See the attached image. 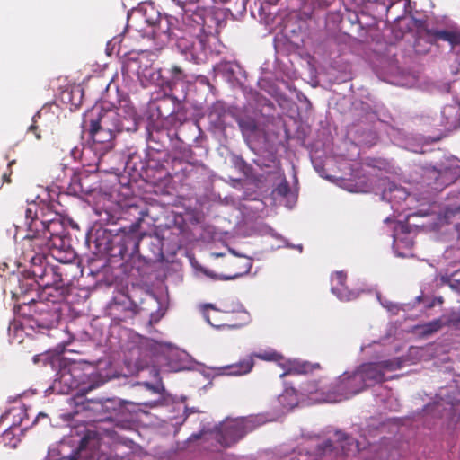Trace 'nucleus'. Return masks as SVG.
<instances>
[{"mask_svg":"<svg viewBox=\"0 0 460 460\" xmlns=\"http://www.w3.org/2000/svg\"><path fill=\"white\" fill-rule=\"evenodd\" d=\"M437 39L448 41L452 46L460 45V31L441 30L435 32Z\"/></svg>","mask_w":460,"mask_h":460,"instance_id":"30","label":"nucleus"},{"mask_svg":"<svg viewBox=\"0 0 460 460\" xmlns=\"http://www.w3.org/2000/svg\"><path fill=\"white\" fill-rule=\"evenodd\" d=\"M333 449V445L331 441H327L326 444L324 445L323 448V453H327V452H331L332 451Z\"/></svg>","mask_w":460,"mask_h":460,"instance_id":"43","label":"nucleus"},{"mask_svg":"<svg viewBox=\"0 0 460 460\" xmlns=\"http://www.w3.org/2000/svg\"><path fill=\"white\" fill-rule=\"evenodd\" d=\"M394 249L395 252L400 248L410 249L413 245V238L410 226L402 221H398L394 230Z\"/></svg>","mask_w":460,"mask_h":460,"instance_id":"16","label":"nucleus"},{"mask_svg":"<svg viewBox=\"0 0 460 460\" xmlns=\"http://www.w3.org/2000/svg\"><path fill=\"white\" fill-rule=\"evenodd\" d=\"M376 296H377L378 301L382 305V306L384 308H385L388 312L392 313L393 314H396L398 313V311L400 310V307L398 305L389 302L385 299H382V297L379 294H377Z\"/></svg>","mask_w":460,"mask_h":460,"instance_id":"33","label":"nucleus"},{"mask_svg":"<svg viewBox=\"0 0 460 460\" xmlns=\"http://www.w3.org/2000/svg\"><path fill=\"white\" fill-rule=\"evenodd\" d=\"M165 99H169V100L172 101L173 103H176V106L173 108V110L171 112H169L167 114V116L172 117L173 119H178L179 121L185 120L186 117H185V114L183 113V107H182L181 103L180 102V101L175 96H172V94L166 95ZM158 111H159L160 116H164V117L166 116V114H164L161 111L160 107H158Z\"/></svg>","mask_w":460,"mask_h":460,"instance_id":"29","label":"nucleus"},{"mask_svg":"<svg viewBox=\"0 0 460 460\" xmlns=\"http://www.w3.org/2000/svg\"><path fill=\"white\" fill-rule=\"evenodd\" d=\"M403 365L401 358L362 364L359 368L370 386L387 379V374L400 369Z\"/></svg>","mask_w":460,"mask_h":460,"instance_id":"9","label":"nucleus"},{"mask_svg":"<svg viewBox=\"0 0 460 460\" xmlns=\"http://www.w3.org/2000/svg\"><path fill=\"white\" fill-rule=\"evenodd\" d=\"M128 213L135 216L136 220L128 227L122 228V234L119 236L118 253L122 258L127 256L131 257L139 252V243L143 236V234L139 233V228L145 217L147 215L146 210L139 208V207L136 205L129 206Z\"/></svg>","mask_w":460,"mask_h":460,"instance_id":"6","label":"nucleus"},{"mask_svg":"<svg viewBox=\"0 0 460 460\" xmlns=\"http://www.w3.org/2000/svg\"><path fill=\"white\" fill-rule=\"evenodd\" d=\"M254 356L258 358L267 361H278L282 358V356L277 352L258 353L254 354Z\"/></svg>","mask_w":460,"mask_h":460,"instance_id":"34","label":"nucleus"},{"mask_svg":"<svg viewBox=\"0 0 460 460\" xmlns=\"http://www.w3.org/2000/svg\"><path fill=\"white\" fill-rule=\"evenodd\" d=\"M433 350V345H429L425 348L415 347L410 350L411 355H416L419 359H426V356H431L430 352Z\"/></svg>","mask_w":460,"mask_h":460,"instance_id":"32","label":"nucleus"},{"mask_svg":"<svg viewBox=\"0 0 460 460\" xmlns=\"http://www.w3.org/2000/svg\"><path fill=\"white\" fill-rule=\"evenodd\" d=\"M313 371V366L307 362L289 361L287 369L279 376L282 378L290 375H303Z\"/></svg>","mask_w":460,"mask_h":460,"instance_id":"26","label":"nucleus"},{"mask_svg":"<svg viewBox=\"0 0 460 460\" xmlns=\"http://www.w3.org/2000/svg\"><path fill=\"white\" fill-rule=\"evenodd\" d=\"M231 266L234 269V272L230 275H217L215 273L210 272L208 270H204L203 272L205 275L210 277L214 279H221V280H230L234 279L238 277L243 276V274L247 273L251 267L252 263L247 258H239L235 259L231 261Z\"/></svg>","mask_w":460,"mask_h":460,"instance_id":"17","label":"nucleus"},{"mask_svg":"<svg viewBox=\"0 0 460 460\" xmlns=\"http://www.w3.org/2000/svg\"><path fill=\"white\" fill-rule=\"evenodd\" d=\"M39 356H40V355H35V356L33 357V361H34V362H38V360H39V358H39Z\"/></svg>","mask_w":460,"mask_h":460,"instance_id":"47","label":"nucleus"},{"mask_svg":"<svg viewBox=\"0 0 460 460\" xmlns=\"http://www.w3.org/2000/svg\"><path fill=\"white\" fill-rule=\"evenodd\" d=\"M27 132L33 134L37 140L41 139V130L40 129L39 126L36 124L35 117H33L32 123L28 128Z\"/></svg>","mask_w":460,"mask_h":460,"instance_id":"37","label":"nucleus"},{"mask_svg":"<svg viewBox=\"0 0 460 460\" xmlns=\"http://www.w3.org/2000/svg\"><path fill=\"white\" fill-rule=\"evenodd\" d=\"M289 191H290V188H289L288 182L287 181L280 182L275 189V192L277 193V195L282 196V197L287 196Z\"/></svg>","mask_w":460,"mask_h":460,"instance_id":"36","label":"nucleus"},{"mask_svg":"<svg viewBox=\"0 0 460 460\" xmlns=\"http://www.w3.org/2000/svg\"><path fill=\"white\" fill-rule=\"evenodd\" d=\"M301 16L308 20L314 19V10L309 12L307 5L304 4L301 10Z\"/></svg>","mask_w":460,"mask_h":460,"instance_id":"42","label":"nucleus"},{"mask_svg":"<svg viewBox=\"0 0 460 460\" xmlns=\"http://www.w3.org/2000/svg\"><path fill=\"white\" fill-rule=\"evenodd\" d=\"M448 323V319L446 316H442L438 319H435L429 323H427L419 327L420 333L428 336L440 330L444 325Z\"/></svg>","mask_w":460,"mask_h":460,"instance_id":"28","label":"nucleus"},{"mask_svg":"<svg viewBox=\"0 0 460 460\" xmlns=\"http://www.w3.org/2000/svg\"><path fill=\"white\" fill-rule=\"evenodd\" d=\"M128 119L115 110H105L101 105H94L87 110L84 115V127L87 128L93 140V147L101 155L114 147L116 133L136 128L127 125Z\"/></svg>","mask_w":460,"mask_h":460,"instance_id":"2","label":"nucleus"},{"mask_svg":"<svg viewBox=\"0 0 460 460\" xmlns=\"http://www.w3.org/2000/svg\"><path fill=\"white\" fill-rule=\"evenodd\" d=\"M16 164V161L15 160H12L8 163L7 164V172H4L3 174H2V181L3 182H6V183H11L12 180H11V175L13 173V171H12V166L13 164Z\"/></svg>","mask_w":460,"mask_h":460,"instance_id":"38","label":"nucleus"},{"mask_svg":"<svg viewBox=\"0 0 460 460\" xmlns=\"http://www.w3.org/2000/svg\"><path fill=\"white\" fill-rule=\"evenodd\" d=\"M347 274L343 270L334 272L331 277V291L341 301H351L358 297L360 292L349 288Z\"/></svg>","mask_w":460,"mask_h":460,"instance_id":"13","label":"nucleus"},{"mask_svg":"<svg viewBox=\"0 0 460 460\" xmlns=\"http://www.w3.org/2000/svg\"><path fill=\"white\" fill-rule=\"evenodd\" d=\"M239 126L243 130L253 132L256 129V125L252 120H242L239 122Z\"/></svg>","mask_w":460,"mask_h":460,"instance_id":"41","label":"nucleus"},{"mask_svg":"<svg viewBox=\"0 0 460 460\" xmlns=\"http://www.w3.org/2000/svg\"><path fill=\"white\" fill-rule=\"evenodd\" d=\"M40 417L46 418V417H47V414L40 412V413H39V414H38V416H37V420H39V418H40Z\"/></svg>","mask_w":460,"mask_h":460,"instance_id":"44","label":"nucleus"},{"mask_svg":"<svg viewBox=\"0 0 460 460\" xmlns=\"http://www.w3.org/2000/svg\"><path fill=\"white\" fill-rule=\"evenodd\" d=\"M140 11H143L144 22L150 28V31H146L148 36L153 39L164 37L166 40H169L172 36L179 37L176 31H181V27L177 17L167 14L162 16L152 4L141 6Z\"/></svg>","mask_w":460,"mask_h":460,"instance_id":"3","label":"nucleus"},{"mask_svg":"<svg viewBox=\"0 0 460 460\" xmlns=\"http://www.w3.org/2000/svg\"><path fill=\"white\" fill-rule=\"evenodd\" d=\"M208 33L182 32L177 38L176 47L186 59L200 63L206 58Z\"/></svg>","mask_w":460,"mask_h":460,"instance_id":"8","label":"nucleus"},{"mask_svg":"<svg viewBox=\"0 0 460 460\" xmlns=\"http://www.w3.org/2000/svg\"><path fill=\"white\" fill-rule=\"evenodd\" d=\"M253 416L232 420L227 419L223 421L217 434L218 443L225 447H232L246 434L257 429L261 423L258 418Z\"/></svg>","mask_w":460,"mask_h":460,"instance_id":"5","label":"nucleus"},{"mask_svg":"<svg viewBox=\"0 0 460 460\" xmlns=\"http://www.w3.org/2000/svg\"><path fill=\"white\" fill-rule=\"evenodd\" d=\"M254 366V361L252 357H248L239 361L236 364H233L228 366L227 368L230 369V374L234 376L245 375L251 372Z\"/></svg>","mask_w":460,"mask_h":460,"instance_id":"27","label":"nucleus"},{"mask_svg":"<svg viewBox=\"0 0 460 460\" xmlns=\"http://www.w3.org/2000/svg\"><path fill=\"white\" fill-rule=\"evenodd\" d=\"M450 389L451 388L449 387L439 389L438 394L436 395V401L431 404H428L424 411L428 413L434 411L436 415H438L441 414L440 408H442V410H447L446 405L450 407L453 406L456 399L449 394Z\"/></svg>","mask_w":460,"mask_h":460,"instance_id":"20","label":"nucleus"},{"mask_svg":"<svg viewBox=\"0 0 460 460\" xmlns=\"http://www.w3.org/2000/svg\"><path fill=\"white\" fill-rule=\"evenodd\" d=\"M429 172L435 180L438 181L439 179H442L443 183L447 182L444 178L450 173L451 177L447 181L448 182L454 181L456 178L460 177V162L453 161L448 167L444 169V171L432 167Z\"/></svg>","mask_w":460,"mask_h":460,"instance_id":"23","label":"nucleus"},{"mask_svg":"<svg viewBox=\"0 0 460 460\" xmlns=\"http://www.w3.org/2000/svg\"><path fill=\"white\" fill-rule=\"evenodd\" d=\"M40 231L48 239L53 249L63 250L65 248L66 229L60 219L43 221V226H40Z\"/></svg>","mask_w":460,"mask_h":460,"instance_id":"12","label":"nucleus"},{"mask_svg":"<svg viewBox=\"0 0 460 460\" xmlns=\"http://www.w3.org/2000/svg\"><path fill=\"white\" fill-rule=\"evenodd\" d=\"M18 285L11 292L13 296L18 301H21L19 305H22L23 301H29L31 297H29L31 292L37 291V280L36 279L29 278H18Z\"/></svg>","mask_w":460,"mask_h":460,"instance_id":"19","label":"nucleus"},{"mask_svg":"<svg viewBox=\"0 0 460 460\" xmlns=\"http://www.w3.org/2000/svg\"><path fill=\"white\" fill-rule=\"evenodd\" d=\"M12 327L14 329H18V325L16 323H14L12 326L9 327V331H11Z\"/></svg>","mask_w":460,"mask_h":460,"instance_id":"46","label":"nucleus"},{"mask_svg":"<svg viewBox=\"0 0 460 460\" xmlns=\"http://www.w3.org/2000/svg\"><path fill=\"white\" fill-rule=\"evenodd\" d=\"M442 124L447 130L460 127V105L456 102L447 105L441 111Z\"/></svg>","mask_w":460,"mask_h":460,"instance_id":"21","label":"nucleus"},{"mask_svg":"<svg viewBox=\"0 0 460 460\" xmlns=\"http://www.w3.org/2000/svg\"><path fill=\"white\" fill-rule=\"evenodd\" d=\"M61 381L68 384L69 388L76 387L77 382L71 380V375L69 372H66L65 370L61 373L60 376Z\"/></svg>","mask_w":460,"mask_h":460,"instance_id":"40","label":"nucleus"},{"mask_svg":"<svg viewBox=\"0 0 460 460\" xmlns=\"http://www.w3.org/2000/svg\"><path fill=\"white\" fill-rule=\"evenodd\" d=\"M68 294V283H61L57 287L40 288L37 299L31 297L22 305H17L14 310L22 319L19 323L20 331L31 329L38 332L53 328L58 319L57 303L63 301Z\"/></svg>","mask_w":460,"mask_h":460,"instance_id":"1","label":"nucleus"},{"mask_svg":"<svg viewBox=\"0 0 460 460\" xmlns=\"http://www.w3.org/2000/svg\"><path fill=\"white\" fill-rule=\"evenodd\" d=\"M30 272L36 279L39 288L57 287L61 283H68V279L63 278L64 268L49 265L46 261L31 266Z\"/></svg>","mask_w":460,"mask_h":460,"instance_id":"10","label":"nucleus"},{"mask_svg":"<svg viewBox=\"0 0 460 460\" xmlns=\"http://www.w3.org/2000/svg\"><path fill=\"white\" fill-rule=\"evenodd\" d=\"M105 410L109 411L110 409L112 410V412L110 414V418H112L113 416H118L119 412L121 410V407H116L115 402L113 400H108L102 406Z\"/></svg>","mask_w":460,"mask_h":460,"instance_id":"35","label":"nucleus"},{"mask_svg":"<svg viewBox=\"0 0 460 460\" xmlns=\"http://www.w3.org/2000/svg\"><path fill=\"white\" fill-rule=\"evenodd\" d=\"M390 220H391V218H390V217H386V218H385V222H389Z\"/></svg>","mask_w":460,"mask_h":460,"instance_id":"49","label":"nucleus"},{"mask_svg":"<svg viewBox=\"0 0 460 460\" xmlns=\"http://www.w3.org/2000/svg\"><path fill=\"white\" fill-rule=\"evenodd\" d=\"M335 437L337 443L335 449L339 447L342 455L346 456H353L360 450L359 443L353 438L341 432H336Z\"/></svg>","mask_w":460,"mask_h":460,"instance_id":"22","label":"nucleus"},{"mask_svg":"<svg viewBox=\"0 0 460 460\" xmlns=\"http://www.w3.org/2000/svg\"><path fill=\"white\" fill-rule=\"evenodd\" d=\"M358 367L353 373L345 372L338 379L333 391L318 395V402H334L347 399L370 386Z\"/></svg>","mask_w":460,"mask_h":460,"instance_id":"4","label":"nucleus"},{"mask_svg":"<svg viewBox=\"0 0 460 460\" xmlns=\"http://www.w3.org/2000/svg\"><path fill=\"white\" fill-rule=\"evenodd\" d=\"M232 328H239L240 325H237V324H234V325H231Z\"/></svg>","mask_w":460,"mask_h":460,"instance_id":"48","label":"nucleus"},{"mask_svg":"<svg viewBox=\"0 0 460 460\" xmlns=\"http://www.w3.org/2000/svg\"><path fill=\"white\" fill-rule=\"evenodd\" d=\"M52 249L40 230L28 231L22 243V256L33 266L46 261L49 252Z\"/></svg>","mask_w":460,"mask_h":460,"instance_id":"7","label":"nucleus"},{"mask_svg":"<svg viewBox=\"0 0 460 460\" xmlns=\"http://www.w3.org/2000/svg\"><path fill=\"white\" fill-rule=\"evenodd\" d=\"M206 13L205 9H197L190 14L186 12L182 13V21L181 22V32L190 33H208L206 30ZM210 31H208V34Z\"/></svg>","mask_w":460,"mask_h":460,"instance_id":"14","label":"nucleus"},{"mask_svg":"<svg viewBox=\"0 0 460 460\" xmlns=\"http://www.w3.org/2000/svg\"><path fill=\"white\" fill-rule=\"evenodd\" d=\"M192 156V152L189 151V155L186 156V159L172 157L170 161H167L166 167V176L170 178L183 176L186 177L188 175L187 167L189 165L195 164L196 163L189 161Z\"/></svg>","mask_w":460,"mask_h":460,"instance_id":"18","label":"nucleus"},{"mask_svg":"<svg viewBox=\"0 0 460 460\" xmlns=\"http://www.w3.org/2000/svg\"><path fill=\"white\" fill-rule=\"evenodd\" d=\"M39 208L36 203L29 204L25 209V225L28 231H38L43 226V220L39 218Z\"/></svg>","mask_w":460,"mask_h":460,"instance_id":"24","label":"nucleus"},{"mask_svg":"<svg viewBox=\"0 0 460 460\" xmlns=\"http://www.w3.org/2000/svg\"><path fill=\"white\" fill-rule=\"evenodd\" d=\"M397 255H398V256H402V257H406L408 254H407V253H405V252H397Z\"/></svg>","mask_w":460,"mask_h":460,"instance_id":"45","label":"nucleus"},{"mask_svg":"<svg viewBox=\"0 0 460 460\" xmlns=\"http://www.w3.org/2000/svg\"><path fill=\"white\" fill-rule=\"evenodd\" d=\"M208 309H212V310H216L215 307L212 305H206L204 306V312H203V314H204V317L206 319V321L211 324L212 326L214 327H217V328H219L221 327V324H217L214 322H212L211 318H210V315H209V313H208Z\"/></svg>","mask_w":460,"mask_h":460,"instance_id":"39","label":"nucleus"},{"mask_svg":"<svg viewBox=\"0 0 460 460\" xmlns=\"http://www.w3.org/2000/svg\"><path fill=\"white\" fill-rule=\"evenodd\" d=\"M149 76L153 84L171 93L173 92L178 84L188 80L187 74L177 65H172L169 68L152 71Z\"/></svg>","mask_w":460,"mask_h":460,"instance_id":"11","label":"nucleus"},{"mask_svg":"<svg viewBox=\"0 0 460 460\" xmlns=\"http://www.w3.org/2000/svg\"><path fill=\"white\" fill-rule=\"evenodd\" d=\"M320 175H321V177L331 181L332 182L335 183L336 185L340 186L341 188H342L348 191H350V192L361 191V189L351 179H347L344 176L328 175V174H324L323 172H321Z\"/></svg>","mask_w":460,"mask_h":460,"instance_id":"25","label":"nucleus"},{"mask_svg":"<svg viewBox=\"0 0 460 460\" xmlns=\"http://www.w3.org/2000/svg\"><path fill=\"white\" fill-rule=\"evenodd\" d=\"M460 270L456 271L452 276L444 275L441 276V281L444 284L448 285L453 290L460 294V280L453 279V276L459 273Z\"/></svg>","mask_w":460,"mask_h":460,"instance_id":"31","label":"nucleus"},{"mask_svg":"<svg viewBox=\"0 0 460 460\" xmlns=\"http://www.w3.org/2000/svg\"><path fill=\"white\" fill-rule=\"evenodd\" d=\"M383 192H382V199L386 200L392 204L391 208L394 210V212L398 211L399 208H395L396 205H399L402 201H405L409 197V193L402 187L397 186L395 183L387 182Z\"/></svg>","mask_w":460,"mask_h":460,"instance_id":"15","label":"nucleus"}]
</instances>
